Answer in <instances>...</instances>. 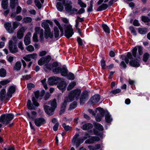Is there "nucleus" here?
Instances as JSON below:
<instances>
[{
  "label": "nucleus",
  "instance_id": "26",
  "mask_svg": "<svg viewBox=\"0 0 150 150\" xmlns=\"http://www.w3.org/2000/svg\"><path fill=\"white\" fill-rule=\"evenodd\" d=\"M71 2L69 1V3L66 4L64 5L65 9L68 12H70L71 11H73L72 9V6L71 5Z\"/></svg>",
  "mask_w": 150,
  "mask_h": 150
},
{
  "label": "nucleus",
  "instance_id": "61",
  "mask_svg": "<svg viewBox=\"0 0 150 150\" xmlns=\"http://www.w3.org/2000/svg\"><path fill=\"white\" fill-rule=\"evenodd\" d=\"M18 47L22 50H24V47H23V42L21 41H20L18 45Z\"/></svg>",
  "mask_w": 150,
  "mask_h": 150
},
{
  "label": "nucleus",
  "instance_id": "13",
  "mask_svg": "<svg viewBox=\"0 0 150 150\" xmlns=\"http://www.w3.org/2000/svg\"><path fill=\"white\" fill-rule=\"evenodd\" d=\"M44 37L45 39H48L50 38L52 39L53 37V34L51 32L50 28H48L45 30L44 32Z\"/></svg>",
  "mask_w": 150,
  "mask_h": 150
},
{
  "label": "nucleus",
  "instance_id": "50",
  "mask_svg": "<svg viewBox=\"0 0 150 150\" xmlns=\"http://www.w3.org/2000/svg\"><path fill=\"white\" fill-rule=\"evenodd\" d=\"M77 105L76 102H73L70 105L69 110H71L74 109L76 107Z\"/></svg>",
  "mask_w": 150,
  "mask_h": 150
},
{
  "label": "nucleus",
  "instance_id": "39",
  "mask_svg": "<svg viewBox=\"0 0 150 150\" xmlns=\"http://www.w3.org/2000/svg\"><path fill=\"white\" fill-rule=\"evenodd\" d=\"M56 7L58 10L60 11H62L64 9L63 6L60 2H57V4Z\"/></svg>",
  "mask_w": 150,
  "mask_h": 150
},
{
  "label": "nucleus",
  "instance_id": "32",
  "mask_svg": "<svg viewBox=\"0 0 150 150\" xmlns=\"http://www.w3.org/2000/svg\"><path fill=\"white\" fill-rule=\"evenodd\" d=\"M108 5L106 4H103L98 8L97 11H101L103 10L106 9Z\"/></svg>",
  "mask_w": 150,
  "mask_h": 150
},
{
  "label": "nucleus",
  "instance_id": "34",
  "mask_svg": "<svg viewBox=\"0 0 150 150\" xmlns=\"http://www.w3.org/2000/svg\"><path fill=\"white\" fill-rule=\"evenodd\" d=\"M40 1L42 3H43L44 0H40ZM34 2L35 5L39 9L41 8L42 7V5L40 2L39 0H35Z\"/></svg>",
  "mask_w": 150,
  "mask_h": 150
},
{
  "label": "nucleus",
  "instance_id": "41",
  "mask_svg": "<svg viewBox=\"0 0 150 150\" xmlns=\"http://www.w3.org/2000/svg\"><path fill=\"white\" fill-rule=\"evenodd\" d=\"M76 85V83L73 81L71 82L68 85L67 88L68 91L72 89Z\"/></svg>",
  "mask_w": 150,
  "mask_h": 150
},
{
  "label": "nucleus",
  "instance_id": "28",
  "mask_svg": "<svg viewBox=\"0 0 150 150\" xmlns=\"http://www.w3.org/2000/svg\"><path fill=\"white\" fill-rule=\"evenodd\" d=\"M129 64L130 66L134 67H138L140 65L139 62L135 60L130 61Z\"/></svg>",
  "mask_w": 150,
  "mask_h": 150
},
{
  "label": "nucleus",
  "instance_id": "43",
  "mask_svg": "<svg viewBox=\"0 0 150 150\" xmlns=\"http://www.w3.org/2000/svg\"><path fill=\"white\" fill-rule=\"evenodd\" d=\"M105 119L106 121L108 123L110 122L112 120L110 115L108 113L105 115Z\"/></svg>",
  "mask_w": 150,
  "mask_h": 150
},
{
  "label": "nucleus",
  "instance_id": "10",
  "mask_svg": "<svg viewBox=\"0 0 150 150\" xmlns=\"http://www.w3.org/2000/svg\"><path fill=\"white\" fill-rule=\"evenodd\" d=\"M61 79L60 78L58 77L55 76L51 77L48 79V83L50 85L56 84L58 83L57 81Z\"/></svg>",
  "mask_w": 150,
  "mask_h": 150
},
{
  "label": "nucleus",
  "instance_id": "15",
  "mask_svg": "<svg viewBox=\"0 0 150 150\" xmlns=\"http://www.w3.org/2000/svg\"><path fill=\"white\" fill-rule=\"evenodd\" d=\"M44 109L45 112L49 115H51L53 114L54 108L50 107V106L45 105L44 106Z\"/></svg>",
  "mask_w": 150,
  "mask_h": 150
},
{
  "label": "nucleus",
  "instance_id": "23",
  "mask_svg": "<svg viewBox=\"0 0 150 150\" xmlns=\"http://www.w3.org/2000/svg\"><path fill=\"white\" fill-rule=\"evenodd\" d=\"M15 91V87L14 86H10L7 93V95L8 97L11 98L12 97V94Z\"/></svg>",
  "mask_w": 150,
  "mask_h": 150
},
{
  "label": "nucleus",
  "instance_id": "47",
  "mask_svg": "<svg viewBox=\"0 0 150 150\" xmlns=\"http://www.w3.org/2000/svg\"><path fill=\"white\" fill-rule=\"evenodd\" d=\"M139 33L142 34H144L147 32V30L145 28H139Z\"/></svg>",
  "mask_w": 150,
  "mask_h": 150
},
{
  "label": "nucleus",
  "instance_id": "8",
  "mask_svg": "<svg viewBox=\"0 0 150 150\" xmlns=\"http://www.w3.org/2000/svg\"><path fill=\"white\" fill-rule=\"evenodd\" d=\"M79 136V135L78 134H75L74 137L72 141V142H74V143H75V142L76 143L77 147H78L83 142L84 140L87 138V137H85L84 139L81 138H79L77 139Z\"/></svg>",
  "mask_w": 150,
  "mask_h": 150
},
{
  "label": "nucleus",
  "instance_id": "56",
  "mask_svg": "<svg viewBox=\"0 0 150 150\" xmlns=\"http://www.w3.org/2000/svg\"><path fill=\"white\" fill-rule=\"evenodd\" d=\"M62 126L64 130L67 131H68L70 129V127L69 125H67L65 123H64L62 124Z\"/></svg>",
  "mask_w": 150,
  "mask_h": 150
},
{
  "label": "nucleus",
  "instance_id": "11",
  "mask_svg": "<svg viewBox=\"0 0 150 150\" xmlns=\"http://www.w3.org/2000/svg\"><path fill=\"white\" fill-rule=\"evenodd\" d=\"M26 30V28L25 27H22L19 29L17 34V37L18 39H20L23 37V33Z\"/></svg>",
  "mask_w": 150,
  "mask_h": 150
},
{
  "label": "nucleus",
  "instance_id": "21",
  "mask_svg": "<svg viewBox=\"0 0 150 150\" xmlns=\"http://www.w3.org/2000/svg\"><path fill=\"white\" fill-rule=\"evenodd\" d=\"M66 82L64 81H62L61 82L59 83L57 86L58 88L63 92L65 89L66 86Z\"/></svg>",
  "mask_w": 150,
  "mask_h": 150
},
{
  "label": "nucleus",
  "instance_id": "46",
  "mask_svg": "<svg viewBox=\"0 0 150 150\" xmlns=\"http://www.w3.org/2000/svg\"><path fill=\"white\" fill-rule=\"evenodd\" d=\"M141 20L144 23H148L150 21V20L148 17L145 16H142Z\"/></svg>",
  "mask_w": 150,
  "mask_h": 150
},
{
  "label": "nucleus",
  "instance_id": "1",
  "mask_svg": "<svg viewBox=\"0 0 150 150\" xmlns=\"http://www.w3.org/2000/svg\"><path fill=\"white\" fill-rule=\"evenodd\" d=\"M81 93V91L79 89H76L71 91L69 94L68 97L67 98L70 101H72L75 99L78 100Z\"/></svg>",
  "mask_w": 150,
  "mask_h": 150
},
{
  "label": "nucleus",
  "instance_id": "60",
  "mask_svg": "<svg viewBox=\"0 0 150 150\" xmlns=\"http://www.w3.org/2000/svg\"><path fill=\"white\" fill-rule=\"evenodd\" d=\"M33 39L34 42H37L38 41V35L35 32L34 34L33 35Z\"/></svg>",
  "mask_w": 150,
  "mask_h": 150
},
{
  "label": "nucleus",
  "instance_id": "55",
  "mask_svg": "<svg viewBox=\"0 0 150 150\" xmlns=\"http://www.w3.org/2000/svg\"><path fill=\"white\" fill-rule=\"evenodd\" d=\"M10 82V81L8 79L2 81L0 82V83L2 85H4L7 84Z\"/></svg>",
  "mask_w": 150,
  "mask_h": 150
},
{
  "label": "nucleus",
  "instance_id": "36",
  "mask_svg": "<svg viewBox=\"0 0 150 150\" xmlns=\"http://www.w3.org/2000/svg\"><path fill=\"white\" fill-rule=\"evenodd\" d=\"M6 75V70L4 68L0 69V76L2 77H5Z\"/></svg>",
  "mask_w": 150,
  "mask_h": 150
},
{
  "label": "nucleus",
  "instance_id": "27",
  "mask_svg": "<svg viewBox=\"0 0 150 150\" xmlns=\"http://www.w3.org/2000/svg\"><path fill=\"white\" fill-rule=\"evenodd\" d=\"M18 5V0H10V6L12 9L14 8L15 6Z\"/></svg>",
  "mask_w": 150,
  "mask_h": 150
},
{
  "label": "nucleus",
  "instance_id": "25",
  "mask_svg": "<svg viewBox=\"0 0 150 150\" xmlns=\"http://www.w3.org/2000/svg\"><path fill=\"white\" fill-rule=\"evenodd\" d=\"M93 127V125L89 123H86L83 124L81 128L84 130H87L92 128Z\"/></svg>",
  "mask_w": 150,
  "mask_h": 150
},
{
  "label": "nucleus",
  "instance_id": "40",
  "mask_svg": "<svg viewBox=\"0 0 150 150\" xmlns=\"http://www.w3.org/2000/svg\"><path fill=\"white\" fill-rule=\"evenodd\" d=\"M8 0H3L1 3L2 8L4 9H6L7 8Z\"/></svg>",
  "mask_w": 150,
  "mask_h": 150
},
{
  "label": "nucleus",
  "instance_id": "18",
  "mask_svg": "<svg viewBox=\"0 0 150 150\" xmlns=\"http://www.w3.org/2000/svg\"><path fill=\"white\" fill-rule=\"evenodd\" d=\"M34 123L36 126L39 127L42 124L45 123V121L44 118H39L35 119Z\"/></svg>",
  "mask_w": 150,
  "mask_h": 150
},
{
  "label": "nucleus",
  "instance_id": "57",
  "mask_svg": "<svg viewBox=\"0 0 150 150\" xmlns=\"http://www.w3.org/2000/svg\"><path fill=\"white\" fill-rule=\"evenodd\" d=\"M46 81V78H45L44 79L41 81V82L45 89H47V85L45 83Z\"/></svg>",
  "mask_w": 150,
  "mask_h": 150
},
{
  "label": "nucleus",
  "instance_id": "9",
  "mask_svg": "<svg viewBox=\"0 0 150 150\" xmlns=\"http://www.w3.org/2000/svg\"><path fill=\"white\" fill-rule=\"evenodd\" d=\"M51 59V57L49 56H47L45 57H42L38 61V64L40 65L46 64L50 62Z\"/></svg>",
  "mask_w": 150,
  "mask_h": 150
},
{
  "label": "nucleus",
  "instance_id": "52",
  "mask_svg": "<svg viewBox=\"0 0 150 150\" xmlns=\"http://www.w3.org/2000/svg\"><path fill=\"white\" fill-rule=\"evenodd\" d=\"M31 101L30 100H29L28 101L27 106L29 110H32L34 109L33 107L32 106V105L31 104Z\"/></svg>",
  "mask_w": 150,
  "mask_h": 150
},
{
  "label": "nucleus",
  "instance_id": "62",
  "mask_svg": "<svg viewBox=\"0 0 150 150\" xmlns=\"http://www.w3.org/2000/svg\"><path fill=\"white\" fill-rule=\"evenodd\" d=\"M121 90L120 89H117L113 90L111 91V92L113 94H115L120 92Z\"/></svg>",
  "mask_w": 150,
  "mask_h": 150
},
{
  "label": "nucleus",
  "instance_id": "49",
  "mask_svg": "<svg viewBox=\"0 0 150 150\" xmlns=\"http://www.w3.org/2000/svg\"><path fill=\"white\" fill-rule=\"evenodd\" d=\"M19 23L17 21H14L13 22L12 24V28H13V31L18 27L19 25Z\"/></svg>",
  "mask_w": 150,
  "mask_h": 150
},
{
  "label": "nucleus",
  "instance_id": "3",
  "mask_svg": "<svg viewBox=\"0 0 150 150\" xmlns=\"http://www.w3.org/2000/svg\"><path fill=\"white\" fill-rule=\"evenodd\" d=\"M58 66V64L56 62H54L53 64H49L47 66V68L48 69H52L54 73L58 74L60 73L62 68L60 67H56Z\"/></svg>",
  "mask_w": 150,
  "mask_h": 150
},
{
  "label": "nucleus",
  "instance_id": "17",
  "mask_svg": "<svg viewBox=\"0 0 150 150\" xmlns=\"http://www.w3.org/2000/svg\"><path fill=\"white\" fill-rule=\"evenodd\" d=\"M53 24V23L52 21L50 20H47L45 21L42 22L41 24V26L42 27L45 29V30L47 29L48 28H50L49 27L48 24L52 27Z\"/></svg>",
  "mask_w": 150,
  "mask_h": 150
},
{
  "label": "nucleus",
  "instance_id": "35",
  "mask_svg": "<svg viewBox=\"0 0 150 150\" xmlns=\"http://www.w3.org/2000/svg\"><path fill=\"white\" fill-rule=\"evenodd\" d=\"M60 73L61 75L63 76H65L67 75V70L64 67L62 68Z\"/></svg>",
  "mask_w": 150,
  "mask_h": 150
},
{
  "label": "nucleus",
  "instance_id": "31",
  "mask_svg": "<svg viewBox=\"0 0 150 150\" xmlns=\"http://www.w3.org/2000/svg\"><path fill=\"white\" fill-rule=\"evenodd\" d=\"M72 10L73 13H75V12H76V14H81L84 13L85 11V9L83 8H81L78 11L77 9L74 8H73Z\"/></svg>",
  "mask_w": 150,
  "mask_h": 150
},
{
  "label": "nucleus",
  "instance_id": "12",
  "mask_svg": "<svg viewBox=\"0 0 150 150\" xmlns=\"http://www.w3.org/2000/svg\"><path fill=\"white\" fill-rule=\"evenodd\" d=\"M35 31L37 34H39L41 40H42L44 39L43 33L44 30L42 29H41L39 27H36L35 28Z\"/></svg>",
  "mask_w": 150,
  "mask_h": 150
},
{
  "label": "nucleus",
  "instance_id": "24",
  "mask_svg": "<svg viewBox=\"0 0 150 150\" xmlns=\"http://www.w3.org/2000/svg\"><path fill=\"white\" fill-rule=\"evenodd\" d=\"M121 57L123 59L124 58V60L127 64L129 62V59H132V57L131 53L129 52L127 53L126 57H125L123 55H121Z\"/></svg>",
  "mask_w": 150,
  "mask_h": 150
},
{
  "label": "nucleus",
  "instance_id": "22",
  "mask_svg": "<svg viewBox=\"0 0 150 150\" xmlns=\"http://www.w3.org/2000/svg\"><path fill=\"white\" fill-rule=\"evenodd\" d=\"M100 99V96L98 95H95L90 99V102L92 104H95L98 102Z\"/></svg>",
  "mask_w": 150,
  "mask_h": 150
},
{
  "label": "nucleus",
  "instance_id": "58",
  "mask_svg": "<svg viewBox=\"0 0 150 150\" xmlns=\"http://www.w3.org/2000/svg\"><path fill=\"white\" fill-rule=\"evenodd\" d=\"M23 59L27 62H29L31 60V58L29 54L26 55L23 57Z\"/></svg>",
  "mask_w": 150,
  "mask_h": 150
},
{
  "label": "nucleus",
  "instance_id": "37",
  "mask_svg": "<svg viewBox=\"0 0 150 150\" xmlns=\"http://www.w3.org/2000/svg\"><path fill=\"white\" fill-rule=\"evenodd\" d=\"M53 29L55 37V38H58L59 35V32L58 28L57 27H54V28Z\"/></svg>",
  "mask_w": 150,
  "mask_h": 150
},
{
  "label": "nucleus",
  "instance_id": "4",
  "mask_svg": "<svg viewBox=\"0 0 150 150\" xmlns=\"http://www.w3.org/2000/svg\"><path fill=\"white\" fill-rule=\"evenodd\" d=\"M88 98V92L84 91L82 92L80 97H79V102L81 105L83 104Z\"/></svg>",
  "mask_w": 150,
  "mask_h": 150
},
{
  "label": "nucleus",
  "instance_id": "2",
  "mask_svg": "<svg viewBox=\"0 0 150 150\" xmlns=\"http://www.w3.org/2000/svg\"><path fill=\"white\" fill-rule=\"evenodd\" d=\"M13 117L14 115L11 114L2 115L0 118V122H2L3 124L7 125Z\"/></svg>",
  "mask_w": 150,
  "mask_h": 150
},
{
  "label": "nucleus",
  "instance_id": "51",
  "mask_svg": "<svg viewBox=\"0 0 150 150\" xmlns=\"http://www.w3.org/2000/svg\"><path fill=\"white\" fill-rule=\"evenodd\" d=\"M26 48L28 51L30 52H32L34 50V47L32 45H30L27 46Z\"/></svg>",
  "mask_w": 150,
  "mask_h": 150
},
{
  "label": "nucleus",
  "instance_id": "29",
  "mask_svg": "<svg viewBox=\"0 0 150 150\" xmlns=\"http://www.w3.org/2000/svg\"><path fill=\"white\" fill-rule=\"evenodd\" d=\"M21 64L20 62H17L15 64V66L13 67V69L18 71L20 70L21 68Z\"/></svg>",
  "mask_w": 150,
  "mask_h": 150
},
{
  "label": "nucleus",
  "instance_id": "20",
  "mask_svg": "<svg viewBox=\"0 0 150 150\" xmlns=\"http://www.w3.org/2000/svg\"><path fill=\"white\" fill-rule=\"evenodd\" d=\"M31 37V34L30 33H28L25 36L24 41L25 45H27L30 43V38Z\"/></svg>",
  "mask_w": 150,
  "mask_h": 150
},
{
  "label": "nucleus",
  "instance_id": "53",
  "mask_svg": "<svg viewBox=\"0 0 150 150\" xmlns=\"http://www.w3.org/2000/svg\"><path fill=\"white\" fill-rule=\"evenodd\" d=\"M67 78L69 79L73 80L74 79V75L72 73H69L67 75Z\"/></svg>",
  "mask_w": 150,
  "mask_h": 150
},
{
  "label": "nucleus",
  "instance_id": "30",
  "mask_svg": "<svg viewBox=\"0 0 150 150\" xmlns=\"http://www.w3.org/2000/svg\"><path fill=\"white\" fill-rule=\"evenodd\" d=\"M31 113L33 116H31L28 112H27V115L28 118L30 119L33 120L34 118L36 117L37 114L36 112L34 111H32Z\"/></svg>",
  "mask_w": 150,
  "mask_h": 150
},
{
  "label": "nucleus",
  "instance_id": "45",
  "mask_svg": "<svg viewBox=\"0 0 150 150\" xmlns=\"http://www.w3.org/2000/svg\"><path fill=\"white\" fill-rule=\"evenodd\" d=\"M95 128L99 130H103V127L100 124L98 123H96L94 125Z\"/></svg>",
  "mask_w": 150,
  "mask_h": 150
},
{
  "label": "nucleus",
  "instance_id": "5",
  "mask_svg": "<svg viewBox=\"0 0 150 150\" xmlns=\"http://www.w3.org/2000/svg\"><path fill=\"white\" fill-rule=\"evenodd\" d=\"M8 47L10 52L12 53H16L18 52V50L16 45L11 40L9 41Z\"/></svg>",
  "mask_w": 150,
  "mask_h": 150
},
{
  "label": "nucleus",
  "instance_id": "7",
  "mask_svg": "<svg viewBox=\"0 0 150 150\" xmlns=\"http://www.w3.org/2000/svg\"><path fill=\"white\" fill-rule=\"evenodd\" d=\"M138 49V52L139 56L142 55L143 54V48L140 46H137L134 47L132 50V54L134 57L136 58L137 57L136 53ZM138 58H139V56H137Z\"/></svg>",
  "mask_w": 150,
  "mask_h": 150
},
{
  "label": "nucleus",
  "instance_id": "19",
  "mask_svg": "<svg viewBox=\"0 0 150 150\" xmlns=\"http://www.w3.org/2000/svg\"><path fill=\"white\" fill-rule=\"evenodd\" d=\"M4 26L8 31V32L10 33H13V28L11 26V23H6L4 24Z\"/></svg>",
  "mask_w": 150,
  "mask_h": 150
},
{
  "label": "nucleus",
  "instance_id": "33",
  "mask_svg": "<svg viewBox=\"0 0 150 150\" xmlns=\"http://www.w3.org/2000/svg\"><path fill=\"white\" fill-rule=\"evenodd\" d=\"M6 90L5 89H2L0 91V98L1 100H3L5 98L6 96Z\"/></svg>",
  "mask_w": 150,
  "mask_h": 150
},
{
  "label": "nucleus",
  "instance_id": "38",
  "mask_svg": "<svg viewBox=\"0 0 150 150\" xmlns=\"http://www.w3.org/2000/svg\"><path fill=\"white\" fill-rule=\"evenodd\" d=\"M32 21V18L30 17H26L23 18L22 20V22L23 23H29Z\"/></svg>",
  "mask_w": 150,
  "mask_h": 150
},
{
  "label": "nucleus",
  "instance_id": "16",
  "mask_svg": "<svg viewBox=\"0 0 150 150\" xmlns=\"http://www.w3.org/2000/svg\"><path fill=\"white\" fill-rule=\"evenodd\" d=\"M67 98H65L63 102L62 103L61 108L60 111V114L61 115L65 111L66 107L67 105V102H70Z\"/></svg>",
  "mask_w": 150,
  "mask_h": 150
},
{
  "label": "nucleus",
  "instance_id": "6",
  "mask_svg": "<svg viewBox=\"0 0 150 150\" xmlns=\"http://www.w3.org/2000/svg\"><path fill=\"white\" fill-rule=\"evenodd\" d=\"M74 32L72 27L71 25H68L65 31V36L68 39L73 35Z\"/></svg>",
  "mask_w": 150,
  "mask_h": 150
},
{
  "label": "nucleus",
  "instance_id": "59",
  "mask_svg": "<svg viewBox=\"0 0 150 150\" xmlns=\"http://www.w3.org/2000/svg\"><path fill=\"white\" fill-rule=\"evenodd\" d=\"M78 4L81 7L86 8V4L83 3L81 0H78Z\"/></svg>",
  "mask_w": 150,
  "mask_h": 150
},
{
  "label": "nucleus",
  "instance_id": "63",
  "mask_svg": "<svg viewBox=\"0 0 150 150\" xmlns=\"http://www.w3.org/2000/svg\"><path fill=\"white\" fill-rule=\"evenodd\" d=\"M133 25L136 26H139L140 25L138 20L135 19L134 20L133 22Z\"/></svg>",
  "mask_w": 150,
  "mask_h": 150
},
{
  "label": "nucleus",
  "instance_id": "14",
  "mask_svg": "<svg viewBox=\"0 0 150 150\" xmlns=\"http://www.w3.org/2000/svg\"><path fill=\"white\" fill-rule=\"evenodd\" d=\"M34 93L35 98L34 97H33L32 101L34 105L36 106H38L39 105V104L37 102V99L38 98L39 96V91H36L34 92Z\"/></svg>",
  "mask_w": 150,
  "mask_h": 150
},
{
  "label": "nucleus",
  "instance_id": "54",
  "mask_svg": "<svg viewBox=\"0 0 150 150\" xmlns=\"http://www.w3.org/2000/svg\"><path fill=\"white\" fill-rule=\"evenodd\" d=\"M85 143L86 144H92L94 143L93 137H91L89 139L86 140L85 141Z\"/></svg>",
  "mask_w": 150,
  "mask_h": 150
},
{
  "label": "nucleus",
  "instance_id": "42",
  "mask_svg": "<svg viewBox=\"0 0 150 150\" xmlns=\"http://www.w3.org/2000/svg\"><path fill=\"white\" fill-rule=\"evenodd\" d=\"M50 104L52 107L51 108L55 109L57 106L56 100L55 99H54L53 100L50 101Z\"/></svg>",
  "mask_w": 150,
  "mask_h": 150
},
{
  "label": "nucleus",
  "instance_id": "44",
  "mask_svg": "<svg viewBox=\"0 0 150 150\" xmlns=\"http://www.w3.org/2000/svg\"><path fill=\"white\" fill-rule=\"evenodd\" d=\"M103 28L105 32L108 33H110V30L108 26L105 24H103L102 25Z\"/></svg>",
  "mask_w": 150,
  "mask_h": 150
},
{
  "label": "nucleus",
  "instance_id": "48",
  "mask_svg": "<svg viewBox=\"0 0 150 150\" xmlns=\"http://www.w3.org/2000/svg\"><path fill=\"white\" fill-rule=\"evenodd\" d=\"M149 57V54L148 53L144 54L143 57V60L145 62H146Z\"/></svg>",
  "mask_w": 150,
  "mask_h": 150
},
{
  "label": "nucleus",
  "instance_id": "64",
  "mask_svg": "<svg viewBox=\"0 0 150 150\" xmlns=\"http://www.w3.org/2000/svg\"><path fill=\"white\" fill-rule=\"evenodd\" d=\"M121 68L125 69L127 67V65L124 61H122L120 64Z\"/></svg>",
  "mask_w": 150,
  "mask_h": 150
}]
</instances>
